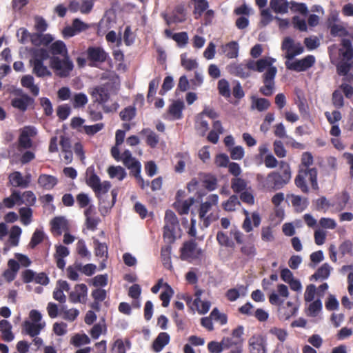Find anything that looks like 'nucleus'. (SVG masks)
I'll use <instances>...</instances> for the list:
<instances>
[{"mask_svg":"<svg viewBox=\"0 0 353 353\" xmlns=\"http://www.w3.org/2000/svg\"><path fill=\"white\" fill-rule=\"evenodd\" d=\"M184 108V103L181 101L173 102L168 108V112L164 118L168 120H177L182 118V110Z\"/></svg>","mask_w":353,"mask_h":353,"instance_id":"nucleus-21","label":"nucleus"},{"mask_svg":"<svg viewBox=\"0 0 353 353\" xmlns=\"http://www.w3.org/2000/svg\"><path fill=\"white\" fill-rule=\"evenodd\" d=\"M243 334L244 327L243 325H238L233 329L230 336L222 339L224 350H230L229 353H242L244 343Z\"/></svg>","mask_w":353,"mask_h":353,"instance_id":"nucleus-6","label":"nucleus"},{"mask_svg":"<svg viewBox=\"0 0 353 353\" xmlns=\"http://www.w3.org/2000/svg\"><path fill=\"white\" fill-rule=\"evenodd\" d=\"M38 183L46 190H51L57 185V179L52 175L41 174L38 179Z\"/></svg>","mask_w":353,"mask_h":353,"instance_id":"nucleus-38","label":"nucleus"},{"mask_svg":"<svg viewBox=\"0 0 353 353\" xmlns=\"http://www.w3.org/2000/svg\"><path fill=\"white\" fill-rule=\"evenodd\" d=\"M80 270V264H76L74 265L68 266L66 270L67 277L72 281H77L79 279V272Z\"/></svg>","mask_w":353,"mask_h":353,"instance_id":"nucleus-61","label":"nucleus"},{"mask_svg":"<svg viewBox=\"0 0 353 353\" xmlns=\"http://www.w3.org/2000/svg\"><path fill=\"white\" fill-rule=\"evenodd\" d=\"M88 58L95 62H103L107 58V53L100 47H90L87 50Z\"/></svg>","mask_w":353,"mask_h":353,"instance_id":"nucleus-25","label":"nucleus"},{"mask_svg":"<svg viewBox=\"0 0 353 353\" xmlns=\"http://www.w3.org/2000/svg\"><path fill=\"white\" fill-rule=\"evenodd\" d=\"M130 343L126 340L124 343L122 339H117L112 344L111 347V353H125L126 347L130 348Z\"/></svg>","mask_w":353,"mask_h":353,"instance_id":"nucleus-47","label":"nucleus"},{"mask_svg":"<svg viewBox=\"0 0 353 353\" xmlns=\"http://www.w3.org/2000/svg\"><path fill=\"white\" fill-rule=\"evenodd\" d=\"M281 49L285 51V57L290 61L294 57L302 54L304 51L300 43H295L290 37H285L282 43Z\"/></svg>","mask_w":353,"mask_h":353,"instance_id":"nucleus-12","label":"nucleus"},{"mask_svg":"<svg viewBox=\"0 0 353 353\" xmlns=\"http://www.w3.org/2000/svg\"><path fill=\"white\" fill-rule=\"evenodd\" d=\"M289 294L288 286L284 284H279L277 285V293H271L269 296V301L272 305H281L283 304L284 300L281 299V297L287 299Z\"/></svg>","mask_w":353,"mask_h":353,"instance_id":"nucleus-20","label":"nucleus"},{"mask_svg":"<svg viewBox=\"0 0 353 353\" xmlns=\"http://www.w3.org/2000/svg\"><path fill=\"white\" fill-rule=\"evenodd\" d=\"M239 44L236 41H231L221 46L222 52L229 59L236 58L239 54Z\"/></svg>","mask_w":353,"mask_h":353,"instance_id":"nucleus-32","label":"nucleus"},{"mask_svg":"<svg viewBox=\"0 0 353 353\" xmlns=\"http://www.w3.org/2000/svg\"><path fill=\"white\" fill-rule=\"evenodd\" d=\"M37 134V130L32 125H27L20 129V135L19 137V150L22 149H28L32 146V139Z\"/></svg>","mask_w":353,"mask_h":353,"instance_id":"nucleus-11","label":"nucleus"},{"mask_svg":"<svg viewBox=\"0 0 353 353\" xmlns=\"http://www.w3.org/2000/svg\"><path fill=\"white\" fill-rule=\"evenodd\" d=\"M315 63V57L313 55H307L303 59H297L294 61H287L286 68L296 72L305 71L311 68Z\"/></svg>","mask_w":353,"mask_h":353,"instance_id":"nucleus-14","label":"nucleus"},{"mask_svg":"<svg viewBox=\"0 0 353 353\" xmlns=\"http://www.w3.org/2000/svg\"><path fill=\"white\" fill-rule=\"evenodd\" d=\"M30 53L29 63L32 68V73L40 78L51 77L52 74L50 70L44 63V61L49 59L47 50L45 48H32Z\"/></svg>","mask_w":353,"mask_h":353,"instance_id":"nucleus-3","label":"nucleus"},{"mask_svg":"<svg viewBox=\"0 0 353 353\" xmlns=\"http://www.w3.org/2000/svg\"><path fill=\"white\" fill-rule=\"evenodd\" d=\"M88 296V288L83 283L77 284L69 294V300L72 303H85Z\"/></svg>","mask_w":353,"mask_h":353,"instance_id":"nucleus-17","label":"nucleus"},{"mask_svg":"<svg viewBox=\"0 0 353 353\" xmlns=\"http://www.w3.org/2000/svg\"><path fill=\"white\" fill-rule=\"evenodd\" d=\"M331 270L332 268L328 263H324L317 270L315 274L312 276V278L316 280L326 279L329 277Z\"/></svg>","mask_w":353,"mask_h":353,"instance_id":"nucleus-50","label":"nucleus"},{"mask_svg":"<svg viewBox=\"0 0 353 353\" xmlns=\"http://www.w3.org/2000/svg\"><path fill=\"white\" fill-rule=\"evenodd\" d=\"M194 203V199L192 197L185 200L177 199L174 203V207L181 215L187 214L189 212L190 208Z\"/></svg>","mask_w":353,"mask_h":353,"instance_id":"nucleus-27","label":"nucleus"},{"mask_svg":"<svg viewBox=\"0 0 353 353\" xmlns=\"http://www.w3.org/2000/svg\"><path fill=\"white\" fill-rule=\"evenodd\" d=\"M88 103V97L83 93L75 94L72 99V105L75 108L83 107Z\"/></svg>","mask_w":353,"mask_h":353,"instance_id":"nucleus-63","label":"nucleus"},{"mask_svg":"<svg viewBox=\"0 0 353 353\" xmlns=\"http://www.w3.org/2000/svg\"><path fill=\"white\" fill-rule=\"evenodd\" d=\"M274 62L275 59L270 57L263 58L257 61H248V68L251 70L262 72L266 70L263 75L264 85L261 88L260 91L267 97L271 96L273 93L274 79L277 72L276 68L272 65Z\"/></svg>","mask_w":353,"mask_h":353,"instance_id":"nucleus-1","label":"nucleus"},{"mask_svg":"<svg viewBox=\"0 0 353 353\" xmlns=\"http://www.w3.org/2000/svg\"><path fill=\"white\" fill-rule=\"evenodd\" d=\"M317 295L316 288L314 284L308 285L304 292V300L305 302L314 301L315 295Z\"/></svg>","mask_w":353,"mask_h":353,"instance_id":"nucleus-64","label":"nucleus"},{"mask_svg":"<svg viewBox=\"0 0 353 353\" xmlns=\"http://www.w3.org/2000/svg\"><path fill=\"white\" fill-rule=\"evenodd\" d=\"M250 70L251 69L248 68V62L246 65L243 64H232L230 66V72L237 77L241 78H245L250 76Z\"/></svg>","mask_w":353,"mask_h":353,"instance_id":"nucleus-37","label":"nucleus"},{"mask_svg":"<svg viewBox=\"0 0 353 353\" xmlns=\"http://www.w3.org/2000/svg\"><path fill=\"white\" fill-rule=\"evenodd\" d=\"M21 83L23 87L29 90L30 93L34 96H37L39 93V88L34 84V79L32 75L27 74L23 76L21 79Z\"/></svg>","mask_w":353,"mask_h":353,"instance_id":"nucleus-31","label":"nucleus"},{"mask_svg":"<svg viewBox=\"0 0 353 353\" xmlns=\"http://www.w3.org/2000/svg\"><path fill=\"white\" fill-rule=\"evenodd\" d=\"M270 106L269 100L265 98H259L255 96L251 97V109L263 112L268 110Z\"/></svg>","mask_w":353,"mask_h":353,"instance_id":"nucleus-34","label":"nucleus"},{"mask_svg":"<svg viewBox=\"0 0 353 353\" xmlns=\"http://www.w3.org/2000/svg\"><path fill=\"white\" fill-rule=\"evenodd\" d=\"M218 201L219 196L212 194L208 196L206 201L201 204L199 210V216L205 228H208L210 225L212 221V214L210 211L212 206L217 205Z\"/></svg>","mask_w":353,"mask_h":353,"instance_id":"nucleus-9","label":"nucleus"},{"mask_svg":"<svg viewBox=\"0 0 353 353\" xmlns=\"http://www.w3.org/2000/svg\"><path fill=\"white\" fill-rule=\"evenodd\" d=\"M60 314L65 320L68 321H74L79 316V311L77 309H68L66 307L63 306L61 308Z\"/></svg>","mask_w":353,"mask_h":353,"instance_id":"nucleus-52","label":"nucleus"},{"mask_svg":"<svg viewBox=\"0 0 353 353\" xmlns=\"http://www.w3.org/2000/svg\"><path fill=\"white\" fill-rule=\"evenodd\" d=\"M48 46V48L46 49L48 53L49 59L54 57L60 58V57H62L68 54L66 45L62 41L58 40L52 43L51 42Z\"/></svg>","mask_w":353,"mask_h":353,"instance_id":"nucleus-18","label":"nucleus"},{"mask_svg":"<svg viewBox=\"0 0 353 353\" xmlns=\"http://www.w3.org/2000/svg\"><path fill=\"white\" fill-rule=\"evenodd\" d=\"M67 221L63 217H56L52 221V228L54 231H57L59 234L61 230L66 229Z\"/></svg>","mask_w":353,"mask_h":353,"instance_id":"nucleus-59","label":"nucleus"},{"mask_svg":"<svg viewBox=\"0 0 353 353\" xmlns=\"http://www.w3.org/2000/svg\"><path fill=\"white\" fill-rule=\"evenodd\" d=\"M46 237V234L43 230L40 229H36L34 232L33 233L30 241L29 243V246L31 248H35L39 243H40Z\"/></svg>","mask_w":353,"mask_h":353,"instance_id":"nucleus-57","label":"nucleus"},{"mask_svg":"<svg viewBox=\"0 0 353 353\" xmlns=\"http://www.w3.org/2000/svg\"><path fill=\"white\" fill-rule=\"evenodd\" d=\"M283 170L281 172H272L266 177L257 174L256 179L262 186L268 190H279L288 184L291 179L290 166L281 162Z\"/></svg>","mask_w":353,"mask_h":353,"instance_id":"nucleus-2","label":"nucleus"},{"mask_svg":"<svg viewBox=\"0 0 353 353\" xmlns=\"http://www.w3.org/2000/svg\"><path fill=\"white\" fill-rule=\"evenodd\" d=\"M231 237L230 233L228 234L227 232L220 230L216 233V239L220 246L234 248L235 243Z\"/></svg>","mask_w":353,"mask_h":353,"instance_id":"nucleus-29","label":"nucleus"},{"mask_svg":"<svg viewBox=\"0 0 353 353\" xmlns=\"http://www.w3.org/2000/svg\"><path fill=\"white\" fill-rule=\"evenodd\" d=\"M108 173L110 178L117 179L122 181L126 176L127 174L124 168L121 166H110L108 169Z\"/></svg>","mask_w":353,"mask_h":353,"instance_id":"nucleus-46","label":"nucleus"},{"mask_svg":"<svg viewBox=\"0 0 353 353\" xmlns=\"http://www.w3.org/2000/svg\"><path fill=\"white\" fill-rule=\"evenodd\" d=\"M181 64L187 70H193L197 68L199 64L196 59H190L186 53L181 54Z\"/></svg>","mask_w":353,"mask_h":353,"instance_id":"nucleus-49","label":"nucleus"},{"mask_svg":"<svg viewBox=\"0 0 353 353\" xmlns=\"http://www.w3.org/2000/svg\"><path fill=\"white\" fill-rule=\"evenodd\" d=\"M164 221V240L168 243H172L176 238L180 237L181 234L178 219L172 211L167 210L165 212Z\"/></svg>","mask_w":353,"mask_h":353,"instance_id":"nucleus-5","label":"nucleus"},{"mask_svg":"<svg viewBox=\"0 0 353 353\" xmlns=\"http://www.w3.org/2000/svg\"><path fill=\"white\" fill-rule=\"evenodd\" d=\"M22 233L21 228L18 225L12 226L8 232V239L7 241L8 245L11 246H18L20 237Z\"/></svg>","mask_w":353,"mask_h":353,"instance_id":"nucleus-35","label":"nucleus"},{"mask_svg":"<svg viewBox=\"0 0 353 353\" xmlns=\"http://www.w3.org/2000/svg\"><path fill=\"white\" fill-rule=\"evenodd\" d=\"M20 220L23 225H28L32 222V210L30 208L23 207L19 209Z\"/></svg>","mask_w":353,"mask_h":353,"instance_id":"nucleus-53","label":"nucleus"},{"mask_svg":"<svg viewBox=\"0 0 353 353\" xmlns=\"http://www.w3.org/2000/svg\"><path fill=\"white\" fill-rule=\"evenodd\" d=\"M279 306V307L278 312L279 318L281 319L287 320L293 316L295 313L296 308L293 306V303L292 302L288 301L287 303L288 309H287L286 307L283 305Z\"/></svg>","mask_w":353,"mask_h":353,"instance_id":"nucleus-42","label":"nucleus"},{"mask_svg":"<svg viewBox=\"0 0 353 353\" xmlns=\"http://www.w3.org/2000/svg\"><path fill=\"white\" fill-rule=\"evenodd\" d=\"M121 160L122 161L124 165L130 169L133 174L141 173V163L139 161L136 160V159L132 157L130 150H125L121 154Z\"/></svg>","mask_w":353,"mask_h":353,"instance_id":"nucleus-19","label":"nucleus"},{"mask_svg":"<svg viewBox=\"0 0 353 353\" xmlns=\"http://www.w3.org/2000/svg\"><path fill=\"white\" fill-rule=\"evenodd\" d=\"M165 289L161 292L160 299L162 301L163 307H166L168 306L170 298L174 292L172 289L168 284H165Z\"/></svg>","mask_w":353,"mask_h":353,"instance_id":"nucleus-62","label":"nucleus"},{"mask_svg":"<svg viewBox=\"0 0 353 353\" xmlns=\"http://www.w3.org/2000/svg\"><path fill=\"white\" fill-rule=\"evenodd\" d=\"M90 93L94 100L100 103L106 102L109 98L108 90L103 86L94 88Z\"/></svg>","mask_w":353,"mask_h":353,"instance_id":"nucleus-28","label":"nucleus"},{"mask_svg":"<svg viewBox=\"0 0 353 353\" xmlns=\"http://www.w3.org/2000/svg\"><path fill=\"white\" fill-rule=\"evenodd\" d=\"M3 204L7 208H12L15 205H21L19 202V192L14 191L11 195L3 199Z\"/></svg>","mask_w":353,"mask_h":353,"instance_id":"nucleus-55","label":"nucleus"},{"mask_svg":"<svg viewBox=\"0 0 353 353\" xmlns=\"http://www.w3.org/2000/svg\"><path fill=\"white\" fill-rule=\"evenodd\" d=\"M170 336L166 332H161L159 334L152 344V348L154 352H159L163 348L169 343Z\"/></svg>","mask_w":353,"mask_h":353,"instance_id":"nucleus-33","label":"nucleus"},{"mask_svg":"<svg viewBox=\"0 0 353 353\" xmlns=\"http://www.w3.org/2000/svg\"><path fill=\"white\" fill-rule=\"evenodd\" d=\"M307 182H310L314 189L318 188L316 169L314 168H299V174L295 179L296 185L300 188L303 192L307 193L309 191Z\"/></svg>","mask_w":353,"mask_h":353,"instance_id":"nucleus-7","label":"nucleus"},{"mask_svg":"<svg viewBox=\"0 0 353 353\" xmlns=\"http://www.w3.org/2000/svg\"><path fill=\"white\" fill-rule=\"evenodd\" d=\"M266 346V339L261 334H254L248 340L250 353H267Z\"/></svg>","mask_w":353,"mask_h":353,"instance_id":"nucleus-16","label":"nucleus"},{"mask_svg":"<svg viewBox=\"0 0 353 353\" xmlns=\"http://www.w3.org/2000/svg\"><path fill=\"white\" fill-rule=\"evenodd\" d=\"M54 40V37L50 34H42V32L32 33L30 42L34 46H48Z\"/></svg>","mask_w":353,"mask_h":353,"instance_id":"nucleus-24","label":"nucleus"},{"mask_svg":"<svg viewBox=\"0 0 353 353\" xmlns=\"http://www.w3.org/2000/svg\"><path fill=\"white\" fill-rule=\"evenodd\" d=\"M240 199L243 203L249 205H253L255 203V199L253 194V190L252 189V188H250L247 190L241 192Z\"/></svg>","mask_w":353,"mask_h":353,"instance_id":"nucleus-60","label":"nucleus"},{"mask_svg":"<svg viewBox=\"0 0 353 353\" xmlns=\"http://www.w3.org/2000/svg\"><path fill=\"white\" fill-rule=\"evenodd\" d=\"M270 6L274 12L285 14L288 11L290 3L287 0H271Z\"/></svg>","mask_w":353,"mask_h":353,"instance_id":"nucleus-39","label":"nucleus"},{"mask_svg":"<svg viewBox=\"0 0 353 353\" xmlns=\"http://www.w3.org/2000/svg\"><path fill=\"white\" fill-rule=\"evenodd\" d=\"M31 102V98L26 94L20 97H15L11 100V105L13 108L21 112H25Z\"/></svg>","mask_w":353,"mask_h":353,"instance_id":"nucleus-26","label":"nucleus"},{"mask_svg":"<svg viewBox=\"0 0 353 353\" xmlns=\"http://www.w3.org/2000/svg\"><path fill=\"white\" fill-rule=\"evenodd\" d=\"M111 188V184L108 181H101L96 185V188H93L92 190L94 192L97 197L99 200V209L101 211V214H103V212H107L109 209H110L114 203V199H115V194L112 192V201L105 203L103 199L102 196L105 194Z\"/></svg>","mask_w":353,"mask_h":353,"instance_id":"nucleus-10","label":"nucleus"},{"mask_svg":"<svg viewBox=\"0 0 353 353\" xmlns=\"http://www.w3.org/2000/svg\"><path fill=\"white\" fill-rule=\"evenodd\" d=\"M50 67L57 76L66 77L72 71L74 63L68 54L62 57V59L56 57L50 59Z\"/></svg>","mask_w":353,"mask_h":353,"instance_id":"nucleus-8","label":"nucleus"},{"mask_svg":"<svg viewBox=\"0 0 353 353\" xmlns=\"http://www.w3.org/2000/svg\"><path fill=\"white\" fill-rule=\"evenodd\" d=\"M100 178L94 172V169L92 166L87 168L85 172V182L86 184L92 189L96 188V185L100 182Z\"/></svg>","mask_w":353,"mask_h":353,"instance_id":"nucleus-41","label":"nucleus"},{"mask_svg":"<svg viewBox=\"0 0 353 353\" xmlns=\"http://www.w3.org/2000/svg\"><path fill=\"white\" fill-rule=\"evenodd\" d=\"M95 254L97 256L103 258L105 260L108 257V246L105 243L99 242L94 237L93 238Z\"/></svg>","mask_w":353,"mask_h":353,"instance_id":"nucleus-48","label":"nucleus"},{"mask_svg":"<svg viewBox=\"0 0 353 353\" xmlns=\"http://www.w3.org/2000/svg\"><path fill=\"white\" fill-rule=\"evenodd\" d=\"M141 134L146 137V143L151 148H156L159 141V136L148 128L141 130Z\"/></svg>","mask_w":353,"mask_h":353,"instance_id":"nucleus-45","label":"nucleus"},{"mask_svg":"<svg viewBox=\"0 0 353 353\" xmlns=\"http://www.w3.org/2000/svg\"><path fill=\"white\" fill-rule=\"evenodd\" d=\"M339 255L344 256L346 254L352 255L353 254V243L350 240H345L339 247Z\"/></svg>","mask_w":353,"mask_h":353,"instance_id":"nucleus-56","label":"nucleus"},{"mask_svg":"<svg viewBox=\"0 0 353 353\" xmlns=\"http://www.w3.org/2000/svg\"><path fill=\"white\" fill-rule=\"evenodd\" d=\"M36 201V196L31 191H26L23 194L19 193L20 205H33Z\"/></svg>","mask_w":353,"mask_h":353,"instance_id":"nucleus-54","label":"nucleus"},{"mask_svg":"<svg viewBox=\"0 0 353 353\" xmlns=\"http://www.w3.org/2000/svg\"><path fill=\"white\" fill-rule=\"evenodd\" d=\"M287 199L291 203L294 210L299 212L305 210L309 203L307 198L294 194H288Z\"/></svg>","mask_w":353,"mask_h":353,"instance_id":"nucleus-23","label":"nucleus"},{"mask_svg":"<svg viewBox=\"0 0 353 353\" xmlns=\"http://www.w3.org/2000/svg\"><path fill=\"white\" fill-rule=\"evenodd\" d=\"M12 325L8 321H0V332L1 333V337L6 342H10L14 339V335L12 332Z\"/></svg>","mask_w":353,"mask_h":353,"instance_id":"nucleus-30","label":"nucleus"},{"mask_svg":"<svg viewBox=\"0 0 353 353\" xmlns=\"http://www.w3.org/2000/svg\"><path fill=\"white\" fill-rule=\"evenodd\" d=\"M241 205L239 199L236 195H232L225 202L223 203V208L228 212H233L236 210L237 206Z\"/></svg>","mask_w":353,"mask_h":353,"instance_id":"nucleus-51","label":"nucleus"},{"mask_svg":"<svg viewBox=\"0 0 353 353\" xmlns=\"http://www.w3.org/2000/svg\"><path fill=\"white\" fill-rule=\"evenodd\" d=\"M95 214V207L94 205H90L84 210L86 227L88 230L92 231L97 229V226L99 222V219L94 216Z\"/></svg>","mask_w":353,"mask_h":353,"instance_id":"nucleus-22","label":"nucleus"},{"mask_svg":"<svg viewBox=\"0 0 353 353\" xmlns=\"http://www.w3.org/2000/svg\"><path fill=\"white\" fill-rule=\"evenodd\" d=\"M339 54L343 59L350 60L353 57V47L350 40L343 39L341 41V48L339 49Z\"/></svg>","mask_w":353,"mask_h":353,"instance_id":"nucleus-36","label":"nucleus"},{"mask_svg":"<svg viewBox=\"0 0 353 353\" xmlns=\"http://www.w3.org/2000/svg\"><path fill=\"white\" fill-rule=\"evenodd\" d=\"M306 308V314L308 316L316 317L322 310V303L320 299L309 302Z\"/></svg>","mask_w":353,"mask_h":353,"instance_id":"nucleus-44","label":"nucleus"},{"mask_svg":"<svg viewBox=\"0 0 353 353\" xmlns=\"http://www.w3.org/2000/svg\"><path fill=\"white\" fill-rule=\"evenodd\" d=\"M194 305L196 306L198 312L201 314L207 313L211 306L210 301H202L201 299L195 298L194 301Z\"/></svg>","mask_w":353,"mask_h":353,"instance_id":"nucleus-58","label":"nucleus"},{"mask_svg":"<svg viewBox=\"0 0 353 353\" xmlns=\"http://www.w3.org/2000/svg\"><path fill=\"white\" fill-rule=\"evenodd\" d=\"M243 213L245 215V219L242 223V228L245 232H250L253 230V226L257 228L260 225L261 218L257 211L250 214L247 210L243 209Z\"/></svg>","mask_w":353,"mask_h":353,"instance_id":"nucleus-15","label":"nucleus"},{"mask_svg":"<svg viewBox=\"0 0 353 353\" xmlns=\"http://www.w3.org/2000/svg\"><path fill=\"white\" fill-rule=\"evenodd\" d=\"M231 188L235 193H241L247 190L250 187L248 186V182L239 177H235L231 181Z\"/></svg>","mask_w":353,"mask_h":353,"instance_id":"nucleus-43","label":"nucleus"},{"mask_svg":"<svg viewBox=\"0 0 353 353\" xmlns=\"http://www.w3.org/2000/svg\"><path fill=\"white\" fill-rule=\"evenodd\" d=\"M46 323L43 320L41 312L37 310H32L29 312L28 319H26L21 325V332L30 337L39 336L46 327Z\"/></svg>","mask_w":353,"mask_h":353,"instance_id":"nucleus-4","label":"nucleus"},{"mask_svg":"<svg viewBox=\"0 0 353 353\" xmlns=\"http://www.w3.org/2000/svg\"><path fill=\"white\" fill-rule=\"evenodd\" d=\"M9 181L14 187L27 188L28 186V180L24 179L21 173L14 172L9 175Z\"/></svg>","mask_w":353,"mask_h":353,"instance_id":"nucleus-40","label":"nucleus"},{"mask_svg":"<svg viewBox=\"0 0 353 353\" xmlns=\"http://www.w3.org/2000/svg\"><path fill=\"white\" fill-rule=\"evenodd\" d=\"M202 253L194 241L185 242L181 248V258L182 260L191 261L198 259Z\"/></svg>","mask_w":353,"mask_h":353,"instance_id":"nucleus-13","label":"nucleus"}]
</instances>
